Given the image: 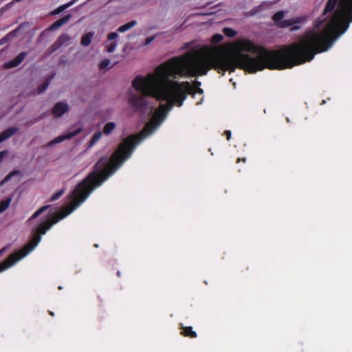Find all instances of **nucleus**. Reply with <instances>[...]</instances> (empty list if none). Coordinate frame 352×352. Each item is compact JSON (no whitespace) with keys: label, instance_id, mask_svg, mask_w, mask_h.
Wrapping results in <instances>:
<instances>
[{"label":"nucleus","instance_id":"obj_15","mask_svg":"<svg viewBox=\"0 0 352 352\" xmlns=\"http://www.w3.org/2000/svg\"><path fill=\"white\" fill-rule=\"evenodd\" d=\"M94 36V33L89 32L84 34L81 38V45L83 46H89L91 43L92 38Z\"/></svg>","mask_w":352,"mask_h":352},{"label":"nucleus","instance_id":"obj_6","mask_svg":"<svg viewBox=\"0 0 352 352\" xmlns=\"http://www.w3.org/2000/svg\"><path fill=\"white\" fill-rule=\"evenodd\" d=\"M307 19V16H297L289 19L279 21L278 27L280 28H286L290 27V31L294 32L301 28L300 24L303 23Z\"/></svg>","mask_w":352,"mask_h":352},{"label":"nucleus","instance_id":"obj_24","mask_svg":"<svg viewBox=\"0 0 352 352\" xmlns=\"http://www.w3.org/2000/svg\"><path fill=\"white\" fill-rule=\"evenodd\" d=\"M50 208L49 205H45L42 207H41L38 210H37L30 217V219H36L38 217L40 214H41L43 212H44L45 210H47Z\"/></svg>","mask_w":352,"mask_h":352},{"label":"nucleus","instance_id":"obj_37","mask_svg":"<svg viewBox=\"0 0 352 352\" xmlns=\"http://www.w3.org/2000/svg\"><path fill=\"white\" fill-rule=\"evenodd\" d=\"M246 162V158L243 157V158H238L237 160H236V163H239L240 162Z\"/></svg>","mask_w":352,"mask_h":352},{"label":"nucleus","instance_id":"obj_20","mask_svg":"<svg viewBox=\"0 0 352 352\" xmlns=\"http://www.w3.org/2000/svg\"><path fill=\"white\" fill-rule=\"evenodd\" d=\"M75 1H69V3L59 6L58 8H56L55 10L52 11L51 14H58L60 12H62L65 9L70 7Z\"/></svg>","mask_w":352,"mask_h":352},{"label":"nucleus","instance_id":"obj_12","mask_svg":"<svg viewBox=\"0 0 352 352\" xmlns=\"http://www.w3.org/2000/svg\"><path fill=\"white\" fill-rule=\"evenodd\" d=\"M71 18V14H68L63 17L59 19L58 20L56 21L54 23H53L49 28V30L50 31H54L58 29L60 27H61L63 25H64L65 23H67Z\"/></svg>","mask_w":352,"mask_h":352},{"label":"nucleus","instance_id":"obj_13","mask_svg":"<svg viewBox=\"0 0 352 352\" xmlns=\"http://www.w3.org/2000/svg\"><path fill=\"white\" fill-rule=\"evenodd\" d=\"M18 131V128L16 127H10L4 130L3 132L0 133V142H3L4 140L11 138L13 135H14Z\"/></svg>","mask_w":352,"mask_h":352},{"label":"nucleus","instance_id":"obj_3","mask_svg":"<svg viewBox=\"0 0 352 352\" xmlns=\"http://www.w3.org/2000/svg\"><path fill=\"white\" fill-rule=\"evenodd\" d=\"M65 214H55L54 217L43 223H40L32 230V236L30 241L24 245L21 250L11 254L8 257L14 265L17 261L25 257L28 253L32 251L41 240V235L45 234L46 232L55 223L64 218Z\"/></svg>","mask_w":352,"mask_h":352},{"label":"nucleus","instance_id":"obj_22","mask_svg":"<svg viewBox=\"0 0 352 352\" xmlns=\"http://www.w3.org/2000/svg\"><path fill=\"white\" fill-rule=\"evenodd\" d=\"M284 14H285L284 11H278L273 15L272 19L277 26H278V23H279V21H283V19L284 17Z\"/></svg>","mask_w":352,"mask_h":352},{"label":"nucleus","instance_id":"obj_29","mask_svg":"<svg viewBox=\"0 0 352 352\" xmlns=\"http://www.w3.org/2000/svg\"><path fill=\"white\" fill-rule=\"evenodd\" d=\"M63 192H64L63 190H60L57 191L50 197V201H56V199H59L63 195Z\"/></svg>","mask_w":352,"mask_h":352},{"label":"nucleus","instance_id":"obj_33","mask_svg":"<svg viewBox=\"0 0 352 352\" xmlns=\"http://www.w3.org/2000/svg\"><path fill=\"white\" fill-rule=\"evenodd\" d=\"M8 154V151L4 150L0 152V162H1L5 157V156Z\"/></svg>","mask_w":352,"mask_h":352},{"label":"nucleus","instance_id":"obj_42","mask_svg":"<svg viewBox=\"0 0 352 352\" xmlns=\"http://www.w3.org/2000/svg\"><path fill=\"white\" fill-rule=\"evenodd\" d=\"M41 118H37V119L35 120V122L38 121V120H41Z\"/></svg>","mask_w":352,"mask_h":352},{"label":"nucleus","instance_id":"obj_17","mask_svg":"<svg viewBox=\"0 0 352 352\" xmlns=\"http://www.w3.org/2000/svg\"><path fill=\"white\" fill-rule=\"evenodd\" d=\"M116 128V124L113 122H107L103 128V133L105 135L110 134Z\"/></svg>","mask_w":352,"mask_h":352},{"label":"nucleus","instance_id":"obj_9","mask_svg":"<svg viewBox=\"0 0 352 352\" xmlns=\"http://www.w3.org/2000/svg\"><path fill=\"white\" fill-rule=\"evenodd\" d=\"M28 53L22 52L19 53L14 58L4 63L3 67L6 69L14 68L19 66L25 59Z\"/></svg>","mask_w":352,"mask_h":352},{"label":"nucleus","instance_id":"obj_25","mask_svg":"<svg viewBox=\"0 0 352 352\" xmlns=\"http://www.w3.org/2000/svg\"><path fill=\"white\" fill-rule=\"evenodd\" d=\"M223 32L226 36L230 37V38L234 37L237 34L236 31L232 29L231 28H223Z\"/></svg>","mask_w":352,"mask_h":352},{"label":"nucleus","instance_id":"obj_35","mask_svg":"<svg viewBox=\"0 0 352 352\" xmlns=\"http://www.w3.org/2000/svg\"><path fill=\"white\" fill-rule=\"evenodd\" d=\"M201 82L198 81V80H195L192 83V87L194 88H197V87H199L201 86Z\"/></svg>","mask_w":352,"mask_h":352},{"label":"nucleus","instance_id":"obj_14","mask_svg":"<svg viewBox=\"0 0 352 352\" xmlns=\"http://www.w3.org/2000/svg\"><path fill=\"white\" fill-rule=\"evenodd\" d=\"M179 329L182 330L180 333L184 337L195 338L197 336V333L192 330V327L190 326L184 327L182 324H180Z\"/></svg>","mask_w":352,"mask_h":352},{"label":"nucleus","instance_id":"obj_7","mask_svg":"<svg viewBox=\"0 0 352 352\" xmlns=\"http://www.w3.org/2000/svg\"><path fill=\"white\" fill-rule=\"evenodd\" d=\"M83 131V129L82 127H79L76 129V130L73 131H70L68 133H66L65 134H63L61 135L58 136L57 138H54L53 140L49 142L45 146H52L56 144L62 142L64 140H69L76 135H78Z\"/></svg>","mask_w":352,"mask_h":352},{"label":"nucleus","instance_id":"obj_34","mask_svg":"<svg viewBox=\"0 0 352 352\" xmlns=\"http://www.w3.org/2000/svg\"><path fill=\"white\" fill-rule=\"evenodd\" d=\"M155 39L154 36L148 37L146 38L144 45H149L153 40Z\"/></svg>","mask_w":352,"mask_h":352},{"label":"nucleus","instance_id":"obj_19","mask_svg":"<svg viewBox=\"0 0 352 352\" xmlns=\"http://www.w3.org/2000/svg\"><path fill=\"white\" fill-rule=\"evenodd\" d=\"M75 1H69V3L59 6L58 8H56L55 10L52 11L51 14H58L60 12H62L65 9L70 7Z\"/></svg>","mask_w":352,"mask_h":352},{"label":"nucleus","instance_id":"obj_27","mask_svg":"<svg viewBox=\"0 0 352 352\" xmlns=\"http://www.w3.org/2000/svg\"><path fill=\"white\" fill-rule=\"evenodd\" d=\"M223 39V36L221 34H215L212 36L211 38V42L212 43L217 44L220 43Z\"/></svg>","mask_w":352,"mask_h":352},{"label":"nucleus","instance_id":"obj_18","mask_svg":"<svg viewBox=\"0 0 352 352\" xmlns=\"http://www.w3.org/2000/svg\"><path fill=\"white\" fill-rule=\"evenodd\" d=\"M14 265L13 262L8 257L3 262L0 263V272Z\"/></svg>","mask_w":352,"mask_h":352},{"label":"nucleus","instance_id":"obj_39","mask_svg":"<svg viewBox=\"0 0 352 352\" xmlns=\"http://www.w3.org/2000/svg\"><path fill=\"white\" fill-rule=\"evenodd\" d=\"M258 11H259V10H258V9H256L254 12H252L251 13V14H252V15H253V14H254L257 13Z\"/></svg>","mask_w":352,"mask_h":352},{"label":"nucleus","instance_id":"obj_28","mask_svg":"<svg viewBox=\"0 0 352 352\" xmlns=\"http://www.w3.org/2000/svg\"><path fill=\"white\" fill-rule=\"evenodd\" d=\"M110 64V60L107 58L103 59L99 64V69L103 70L106 69Z\"/></svg>","mask_w":352,"mask_h":352},{"label":"nucleus","instance_id":"obj_8","mask_svg":"<svg viewBox=\"0 0 352 352\" xmlns=\"http://www.w3.org/2000/svg\"><path fill=\"white\" fill-rule=\"evenodd\" d=\"M70 36L67 34H62L58 36L57 40L47 50V54H51L58 50L63 45L69 42Z\"/></svg>","mask_w":352,"mask_h":352},{"label":"nucleus","instance_id":"obj_5","mask_svg":"<svg viewBox=\"0 0 352 352\" xmlns=\"http://www.w3.org/2000/svg\"><path fill=\"white\" fill-rule=\"evenodd\" d=\"M136 24H137L136 21L133 20V21H131L130 22H128V23L120 26L118 28L117 32H112L109 33L107 38L108 41H111V42L106 46L107 52L109 53H112L116 50L118 43L115 40L118 37V32L119 33L125 32L128 31L129 30H130L131 28H133Z\"/></svg>","mask_w":352,"mask_h":352},{"label":"nucleus","instance_id":"obj_1","mask_svg":"<svg viewBox=\"0 0 352 352\" xmlns=\"http://www.w3.org/2000/svg\"><path fill=\"white\" fill-rule=\"evenodd\" d=\"M322 19L314 23V30L306 32L298 42L280 50H268L248 39L237 41L230 56H224L205 45L192 50L199 63L195 74H207L211 69L222 75L236 68L250 74L264 69L282 70L311 61L316 54L327 51L335 34L344 33L352 22V1H327Z\"/></svg>","mask_w":352,"mask_h":352},{"label":"nucleus","instance_id":"obj_16","mask_svg":"<svg viewBox=\"0 0 352 352\" xmlns=\"http://www.w3.org/2000/svg\"><path fill=\"white\" fill-rule=\"evenodd\" d=\"M53 76L54 75L47 77L44 81V82L41 85L38 87L37 91L38 94H42L47 89L50 83L51 80L53 78Z\"/></svg>","mask_w":352,"mask_h":352},{"label":"nucleus","instance_id":"obj_40","mask_svg":"<svg viewBox=\"0 0 352 352\" xmlns=\"http://www.w3.org/2000/svg\"><path fill=\"white\" fill-rule=\"evenodd\" d=\"M116 274H117V276H118V277H120V276H121V274H120V271H118Z\"/></svg>","mask_w":352,"mask_h":352},{"label":"nucleus","instance_id":"obj_23","mask_svg":"<svg viewBox=\"0 0 352 352\" xmlns=\"http://www.w3.org/2000/svg\"><path fill=\"white\" fill-rule=\"evenodd\" d=\"M10 202L11 198H8L0 201V213L4 212L9 207Z\"/></svg>","mask_w":352,"mask_h":352},{"label":"nucleus","instance_id":"obj_38","mask_svg":"<svg viewBox=\"0 0 352 352\" xmlns=\"http://www.w3.org/2000/svg\"><path fill=\"white\" fill-rule=\"evenodd\" d=\"M7 247H4L0 250V256L6 252Z\"/></svg>","mask_w":352,"mask_h":352},{"label":"nucleus","instance_id":"obj_36","mask_svg":"<svg viewBox=\"0 0 352 352\" xmlns=\"http://www.w3.org/2000/svg\"><path fill=\"white\" fill-rule=\"evenodd\" d=\"M224 134L226 136V139L229 140L231 138V131L228 130L225 131Z\"/></svg>","mask_w":352,"mask_h":352},{"label":"nucleus","instance_id":"obj_31","mask_svg":"<svg viewBox=\"0 0 352 352\" xmlns=\"http://www.w3.org/2000/svg\"><path fill=\"white\" fill-rule=\"evenodd\" d=\"M129 10L128 8H122L120 9H118V10L116 11V14H122L123 13H125L127 11Z\"/></svg>","mask_w":352,"mask_h":352},{"label":"nucleus","instance_id":"obj_21","mask_svg":"<svg viewBox=\"0 0 352 352\" xmlns=\"http://www.w3.org/2000/svg\"><path fill=\"white\" fill-rule=\"evenodd\" d=\"M102 132H96L91 138L89 143V148L92 147L102 137Z\"/></svg>","mask_w":352,"mask_h":352},{"label":"nucleus","instance_id":"obj_11","mask_svg":"<svg viewBox=\"0 0 352 352\" xmlns=\"http://www.w3.org/2000/svg\"><path fill=\"white\" fill-rule=\"evenodd\" d=\"M69 110V106L67 103L58 102L54 106L52 113L55 118L62 116Z\"/></svg>","mask_w":352,"mask_h":352},{"label":"nucleus","instance_id":"obj_10","mask_svg":"<svg viewBox=\"0 0 352 352\" xmlns=\"http://www.w3.org/2000/svg\"><path fill=\"white\" fill-rule=\"evenodd\" d=\"M28 53L22 52L19 53L14 58L4 63L3 67L6 69L14 68L19 66L25 59Z\"/></svg>","mask_w":352,"mask_h":352},{"label":"nucleus","instance_id":"obj_4","mask_svg":"<svg viewBox=\"0 0 352 352\" xmlns=\"http://www.w3.org/2000/svg\"><path fill=\"white\" fill-rule=\"evenodd\" d=\"M155 71L154 73L148 74L145 78H143L140 76L135 77V78L132 82L133 87L138 91H140L142 96H139L136 94H132L129 98V104L133 109L135 111L143 113L144 112L148 107V102L146 99L147 96H151L153 98H156L157 100L162 101V100L158 99L157 97L153 95H147L144 94V89L147 87V80L150 75H155Z\"/></svg>","mask_w":352,"mask_h":352},{"label":"nucleus","instance_id":"obj_32","mask_svg":"<svg viewBox=\"0 0 352 352\" xmlns=\"http://www.w3.org/2000/svg\"><path fill=\"white\" fill-rule=\"evenodd\" d=\"M13 3H14V1H11L9 3H8L5 6V8H1V10H0V12L3 13L6 10H8V8H11L12 6V5H13Z\"/></svg>","mask_w":352,"mask_h":352},{"label":"nucleus","instance_id":"obj_41","mask_svg":"<svg viewBox=\"0 0 352 352\" xmlns=\"http://www.w3.org/2000/svg\"><path fill=\"white\" fill-rule=\"evenodd\" d=\"M50 314L52 316H54V313L52 311H50Z\"/></svg>","mask_w":352,"mask_h":352},{"label":"nucleus","instance_id":"obj_2","mask_svg":"<svg viewBox=\"0 0 352 352\" xmlns=\"http://www.w3.org/2000/svg\"><path fill=\"white\" fill-rule=\"evenodd\" d=\"M197 57L193 50L188 51L182 56L173 57L162 63L155 68V74L148 76L144 94L166 100V103L160 104L159 109L153 113L140 133L128 136L119 144L109 162L107 157L98 160L94 165V170L78 184L72 191L69 213L84 202L95 188L100 186L130 157L136 145L154 131L173 106H182L188 94L195 96L196 94L204 93L202 89L192 87L188 81L180 82L176 80L177 76L195 77L206 75L193 74L199 67V62L195 60Z\"/></svg>","mask_w":352,"mask_h":352},{"label":"nucleus","instance_id":"obj_30","mask_svg":"<svg viewBox=\"0 0 352 352\" xmlns=\"http://www.w3.org/2000/svg\"><path fill=\"white\" fill-rule=\"evenodd\" d=\"M10 40V34L5 36L0 40V45L6 43Z\"/></svg>","mask_w":352,"mask_h":352},{"label":"nucleus","instance_id":"obj_43","mask_svg":"<svg viewBox=\"0 0 352 352\" xmlns=\"http://www.w3.org/2000/svg\"><path fill=\"white\" fill-rule=\"evenodd\" d=\"M98 298L100 301H102V300H101V299H100V296H98Z\"/></svg>","mask_w":352,"mask_h":352},{"label":"nucleus","instance_id":"obj_26","mask_svg":"<svg viewBox=\"0 0 352 352\" xmlns=\"http://www.w3.org/2000/svg\"><path fill=\"white\" fill-rule=\"evenodd\" d=\"M20 171L19 170H12L10 172L6 177L0 182V186L3 185L4 183L8 182L13 176L19 175Z\"/></svg>","mask_w":352,"mask_h":352}]
</instances>
